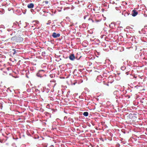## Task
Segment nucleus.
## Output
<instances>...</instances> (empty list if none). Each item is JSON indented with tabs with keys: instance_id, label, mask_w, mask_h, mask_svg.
<instances>
[{
	"instance_id": "1",
	"label": "nucleus",
	"mask_w": 147,
	"mask_h": 147,
	"mask_svg": "<svg viewBox=\"0 0 147 147\" xmlns=\"http://www.w3.org/2000/svg\"><path fill=\"white\" fill-rule=\"evenodd\" d=\"M23 38L20 35H17L11 38V40L16 42H20L23 41Z\"/></svg>"
},
{
	"instance_id": "2",
	"label": "nucleus",
	"mask_w": 147,
	"mask_h": 147,
	"mask_svg": "<svg viewBox=\"0 0 147 147\" xmlns=\"http://www.w3.org/2000/svg\"><path fill=\"white\" fill-rule=\"evenodd\" d=\"M60 34L59 33L57 34L55 32L53 33L52 36L54 38H57L59 37L60 36Z\"/></svg>"
},
{
	"instance_id": "3",
	"label": "nucleus",
	"mask_w": 147,
	"mask_h": 147,
	"mask_svg": "<svg viewBox=\"0 0 147 147\" xmlns=\"http://www.w3.org/2000/svg\"><path fill=\"white\" fill-rule=\"evenodd\" d=\"M138 14V12L136 10L134 9L132 11L131 14L133 16H135Z\"/></svg>"
},
{
	"instance_id": "4",
	"label": "nucleus",
	"mask_w": 147,
	"mask_h": 147,
	"mask_svg": "<svg viewBox=\"0 0 147 147\" xmlns=\"http://www.w3.org/2000/svg\"><path fill=\"white\" fill-rule=\"evenodd\" d=\"M69 59L73 61L75 59V57L74 54H71L69 57Z\"/></svg>"
},
{
	"instance_id": "5",
	"label": "nucleus",
	"mask_w": 147,
	"mask_h": 147,
	"mask_svg": "<svg viewBox=\"0 0 147 147\" xmlns=\"http://www.w3.org/2000/svg\"><path fill=\"white\" fill-rule=\"evenodd\" d=\"M34 6L33 3H30L28 4L27 7L28 8L31 9L33 8Z\"/></svg>"
},
{
	"instance_id": "6",
	"label": "nucleus",
	"mask_w": 147,
	"mask_h": 147,
	"mask_svg": "<svg viewBox=\"0 0 147 147\" xmlns=\"http://www.w3.org/2000/svg\"><path fill=\"white\" fill-rule=\"evenodd\" d=\"M42 71H44V70H42L39 71L36 74L37 76L40 78L42 77V76L41 74V72Z\"/></svg>"
},
{
	"instance_id": "7",
	"label": "nucleus",
	"mask_w": 147,
	"mask_h": 147,
	"mask_svg": "<svg viewBox=\"0 0 147 147\" xmlns=\"http://www.w3.org/2000/svg\"><path fill=\"white\" fill-rule=\"evenodd\" d=\"M88 113L87 112H85L83 113V115L85 116H87L88 115Z\"/></svg>"
},
{
	"instance_id": "8",
	"label": "nucleus",
	"mask_w": 147,
	"mask_h": 147,
	"mask_svg": "<svg viewBox=\"0 0 147 147\" xmlns=\"http://www.w3.org/2000/svg\"><path fill=\"white\" fill-rule=\"evenodd\" d=\"M51 23V21L50 20H49L47 23V25H49Z\"/></svg>"
},
{
	"instance_id": "9",
	"label": "nucleus",
	"mask_w": 147,
	"mask_h": 147,
	"mask_svg": "<svg viewBox=\"0 0 147 147\" xmlns=\"http://www.w3.org/2000/svg\"><path fill=\"white\" fill-rule=\"evenodd\" d=\"M126 68V67H121V70H125Z\"/></svg>"
},
{
	"instance_id": "10",
	"label": "nucleus",
	"mask_w": 147,
	"mask_h": 147,
	"mask_svg": "<svg viewBox=\"0 0 147 147\" xmlns=\"http://www.w3.org/2000/svg\"><path fill=\"white\" fill-rule=\"evenodd\" d=\"M42 54H45V52H43L42 53Z\"/></svg>"
},
{
	"instance_id": "11",
	"label": "nucleus",
	"mask_w": 147,
	"mask_h": 147,
	"mask_svg": "<svg viewBox=\"0 0 147 147\" xmlns=\"http://www.w3.org/2000/svg\"><path fill=\"white\" fill-rule=\"evenodd\" d=\"M45 3H46V4H47L48 3V1H45Z\"/></svg>"
},
{
	"instance_id": "12",
	"label": "nucleus",
	"mask_w": 147,
	"mask_h": 147,
	"mask_svg": "<svg viewBox=\"0 0 147 147\" xmlns=\"http://www.w3.org/2000/svg\"><path fill=\"white\" fill-rule=\"evenodd\" d=\"M128 72H126V74H127V75L128 74Z\"/></svg>"
},
{
	"instance_id": "13",
	"label": "nucleus",
	"mask_w": 147,
	"mask_h": 147,
	"mask_svg": "<svg viewBox=\"0 0 147 147\" xmlns=\"http://www.w3.org/2000/svg\"><path fill=\"white\" fill-rule=\"evenodd\" d=\"M16 51H14V52L13 53V54H15V53Z\"/></svg>"
}]
</instances>
